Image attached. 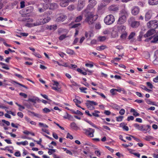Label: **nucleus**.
<instances>
[{"instance_id":"obj_1","label":"nucleus","mask_w":158,"mask_h":158,"mask_svg":"<svg viewBox=\"0 0 158 158\" xmlns=\"http://www.w3.org/2000/svg\"><path fill=\"white\" fill-rule=\"evenodd\" d=\"M83 12L85 13L84 15L85 18V21L89 25L93 23L98 18L97 15H95L93 12L89 11L87 8L83 11Z\"/></svg>"},{"instance_id":"obj_2","label":"nucleus","mask_w":158,"mask_h":158,"mask_svg":"<svg viewBox=\"0 0 158 158\" xmlns=\"http://www.w3.org/2000/svg\"><path fill=\"white\" fill-rule=\"evenodd\" d=\"M128 15L127 11L123 10L121 12L119 19L118 21V24H121L124 23L126 21V16Z\"/></svg>"},{"instance_id":"obj_3","label":"nucleus","mask_w":158,"mask_h":158,"mask_svg":"<svg viewBox=\"0 0 158 158\" xmlns=\"http://www.w3.org/2000/svg\"><path fill=\"white\" fill-rule=\"evenodd\" d=\"M51 20L50 17L47 16L45 18H42L38 19L36 22L33 23L34 26H37L41 25L44 24L48 23Z\"/></svg>"},{"instance_id":"obj_4","label":"nucleus","mask_w":158,"mask_h":158,"mask_svg":"<svg viewBox=\"0 0 158 158\" xmlns=\"http://www.w3.org/2000/svg\"><path fill=\"white\" fill-rule=\"evenodd\" d=\"M114 20V17L112 15H109L106 16L104 19V22L107 25H110L112 24Z\"/></svg>"},{"instance_id":"obj_5","label":"nucleus","mask_w":158,"mask_h":158,"mask_svg":"<svg viewBox=\"0 0 158 158\" xmlns=\"http://www.w3.org/2000/svg\"><path fill=\"white\" fill-rule=\"evenodd\" d=\"M37 7L38 11L40 13H42L47 10L49 6L47 4L41 3L37 5Z\"/></svg>"},{"instance_id":"obj_6","label":"nucleus","mask_w":158,"mask_h":158,"mask_svg":"<svg viewBox=\"0 0 158 158\" xmlns=\"http://www.w3.org/2000/svg\"><path fill=\"white\" fill-rule=\"evenodd\" d=\"M147 25L149 28L155 30L158 27V21H150L147 23Z\"/></svg>"},{"instance_id":"obj_7","label":"nucleus","mask_w":158,"mask_h":158,"mask_svg":"<svg viewBox=\"0 0 158 158\" xmlns=\"http://www.w3.org/2000/svg\"><path fill=\"white\" fill-rule=\"evenodd\" d=\"M98 103L94 101L87 100L85 105L88 109L90 110H93L95 109L94 106H97Z\"/></svg>"},{"instance_id":"obj_8","label":"nucleus","mask_w":158,"mask_h":158,"mask_svg":"<svg viewBox=\"0 0 158 158\" xmlns=\"http://www.w3.org/2000/svg\"><path fill=\"white\" fill-rule=\"evenodd\" d=\"M130 26L133 28L137 27L139 25L140 23L139 21H135L133 18H131L128 21Z\"/></svg>"},{"instance_id":"obj_9","label":"nucleus","mask_w":158,"mask_h":158,"mask_svg":"<svg viewBox=\"0 0 158 158\" xmlns=\"http://www.w3.org/2000/svg\"><path fill=\"white\" fill-rule=\"evenodd\" d=\"M85 134L89 137H93L94 136V133L95 130L92 128H88L84 130Z\"/></svg>"},{"instance_id":"obj_10","label":"nucleus","mask_w":158,"mask_h":158,"mask_svg":"<svg viewBox=\"0 0 158 158\" xmlns=\"http://www.w3.org/2000/svg\"><path fill=\"white\" fill-rule=\"evenodd\" d=\"M85 0H79L77 7L78 11H80L85 6Z\"/></svg>"},{"instance_id":"obj_11","label":"nucleus","mask_w":158,"mask_h":158,"mask_svg":"<svg viewBox=\"0 0 158 158\" xmlns=\"http://www.w3.org/2000/svg\"><path fill=\"white\" fill-rule=\"evenodd\" d=\"M53 82V85H55L56 86H52V89L56 91H58L60 88V87L59 86V84L58 82L55 81H52Z\"/></svg>"},{"instance_id":"obj_12","label":"nucleus","mask_w":158,"mask_h":158,"mask_svg":"<svg viewBox=\"0 0 158 158\" xmlns=\"http://www.w3.org/2000/svg\"><path fill=\"white\" fill-rule=\"evenodd\" d=\"M151 126L148 125H141V131L146 132L148 131H149L150 129Z\"/></svg>"},{"instance_id":"obj_13","label":"nucleus","mask_w":158,"mask_h":158,"mask_svg":"<svg viewBox=\"0 0 158 158\" xmlns=\"http://www.w3.org/2000/svg\"><path fill=\"white\" fill-rule=\"evenodd\" d=\"M67 18V16L63 14H61L56 19V21L57 22H63Z\"/></svg>"},{"instance_id":"obj_14","label":"nucleus","mask_w":158,"mask_h":158,"mask_svg":"<svg viewBox=\"0 0 158 158\" xmlns=\"http://www.w3.org/2000/svg\"><path fill=\"white\" fill-rule=\"evenodd\" d=\"M139 11V9L137 6H134L131 9V13L134 15H137Z\"/></svg>"},{"instance_id":"obj_15","label":"nucleus","mask_w":158,"mask_h":158,"mask_svg":"<svg viewBox=\"0 0 158 158\" xmlns=\"http://www.w3.org/2000/svg\"><path fill=\"white\" fill-rule=\"evenodd\" d=\"M70 2V0H61L60 5L61 7H65L69 5Z\"/></svg>"},{"instance_id":"obj_16","label":"nucleus","mask_w":158,"mask_h":158,"mask_svg":"<svg viewBox=\"0 0 158 158\" xmlns=\"http://www.w3.org/2000/svg\"><path fill=\"white\" fill-rule=\"evenodd\" d=\"M152 10H148L145 14V19L146 21H148L149 20L152 16Z\"/></svg>"},{"instance_id":"obj_17","label":"nucleus","mask_w":158,"mask_h":158,"mask_svg":"<svg viewBox=\"0 0 158 158\" xmlns=\"http://www.w3.org/2000/svg\"><path fill=\"white\" fill-rule=\"evenodd\" d=\"M33 8L31 6H28L24 10V14L25 15L31 13L33 10Z\"/></svg>"},{"instance_id":"obj_18","label":"nucleus","mask_w":158,"mask_h":158,"mask_svg":"<svg viewBox=\"0 0 158 158\" xmlns=\"http://www.w3.org/2000/svg\"><path fill=\"white\" fill-rule=\"evenodd\" d=\"M155 32V30L151 29L150 30L148 31L147 33L144 35V37L145 38L149 37L153 35Z\"/></svg>"},{"instance_id":"obj_19","label":"nucleus","mask_w":158,"mask_h":158,"mask_svg":"<svg viewBox=\"0 0 158 158\" xmlns=\"http://www.w3.org/2000/svg\"><path fill=\"white\" fill-rule=\"evenodd\" d=\"M126 28V27L123 25L118 26L117 29L118 33L122 34V33L125 32Z\"/></svg>"},{"instance_id":"obj_20","label":"nucleus","mask_w":158,"mask_h":158,"mask_svg":"<svg viewBox=\"0 0 158 158\" xmlns=\"http://www.w3.org/2000/svg\"><path fill=\"white\" fill-rule=\"evenodd\" d=\"M109 9L110 11H116L118 10V7L115 5H113L110 6Z\"/></svg>"},{"instance_id":"obj_21","label":"nucleus","mask_w":158,"mask_h":158,"mask_svg":"<svg viewBox=\"0 0 158 158\" xmlns=\"http://www.w3.org/2000/svg\"><path fill=\"white\" fill-rule=\"evenodd\" d=\"M153 38V40L151 41V43H156L158 41V35L148 38L150 40Z\"/></svg>"},{"instance_id":"obj_22","label":"nucleus","mask_w":158,"mask_h":158,"mask_svg":"<svg viewBox=\"0 0 158 158\" xmlns=\"http://www.w3.org/2000/svg\"><path fill=\"white\" fill-rule=\"evenodd\" d=\"M58 5L56 3H53L50 4L49 9L50 10H54L58 8Z\"/></svg>"},{"instance_id":"obj_23","label":"nucleus","mask_w":158,"mask_h":158,"mask_svg":"<svg viewBox=\"0 0 158 158\" xmlns=\"http://www.w3.org/2000/svg\"><path fill=\"white\" fill-rule=\"evenodd\" d=\"M148 3L150 5H156L158 4V0H149Z\"/></svg>"},{"instance_id":"obj_24","label":"nucleus","mask_w":158,"mask_h":158,"mask_svg":"<svg viewBox=\"0 0 158 158\" xmlns=\"http://www.w3.org/2000/svg\"><path fill=\"white\" fill-rule=\"evenodd\" d=\"M100 113V112L97 110H95L94 112L92 113V114H91L92 116L95 117H99V115L98 114Z\"/></svg>"},{"instance_id":"obj_25","label":"nucleus","mask_w":158,"mask_h":158,"mask_svg":"<svg viewBox=\"0 0 158 158\" xmlns=\"http://www.w3.org/2000/svg\"><path fill=\"white\" fill-rule=\"evenodd\" d=\"M64 118L68 119L70 120H72L73 119V117L68 113H66V115L64 116Z\"/></svg>"},{"instance_id":"obj_26","label":"nucleus","mask_w":158,"mask_h":158,"mask_svg":"<svg viewBox=\"0 0 158 158\" xmlns=\"http://www.w3.org/2000/svg\"><path fill=\"white\" fill-rule=\"evenodd\" d=\"M115 91L119 93H121L123 94H126V92L123 88H119L118 89H116Z\"/></svg>"},{"instance_id":"obj_27","label":"nucleus","mask_w":158,"mask_h":158,"mask_svg":"<svg viewBox=\"0 0 158 158\" xmlns=\"http://www.w3.org/2000/svg\"><path fill=\"white\" fill-rule=\"evenodd\" d=\"M16 143L17 145H20L21 144H22L23 145H28V141L27 140L21 142H17Z\"/></svg>"},{"instance_id":"obj_28","label":"nucleus","mask_w":158,"mask_h":158,"mask_svg":"<svg viewBox=\"0 0 158 158\" xmlns=\"http://www.w3.org/2000/svg\"><path fill=\"white\" fill-rule=\"evenodd\" d=\"M130 112H133V115L135 117L139 116V114L134 109H131Z\"/></svg>"},{"instance_id":"obj_29","label":"nucleus","mask_w":158,"mask_h":158,"mask_svg":"<svg viewBox=\"0 0 158 158\" xmlns=\"http://www.w3.org/2000/svg\"><path fill=\"white\" fill-rule=\"evenodd\" d=\"M82 19L83 15H80L76 18L75 21L76 23L79 22L82 20Z\"/></svg>"},{"instance_id":"obj_30","label":"nucleus","mask_w":158,"mask_h":158,"mask_svg":"<svg viewBox=\"0 0 158 158\" xmlns=\"http://www.w3.org/2000/svg\"><path fill=\"white\" fill-rule=\"evenodd\" d=\"M66 52L67 54L71 55H73L74 53L73 51L69 48H67L66 50Z\"/></svg>"},{"instance_id":"obj_31","label":"nucleus","mask_w":158,"mask_h":158,"mask_svg":"<svg viewBox=\"0 0 158 158\" xmlns=\"http://www.w3.org/2000/svg\"><path fill=\"white\" fill-rule=\"evenodd\" d=\"M133 126L136 129L139 130L141 131V125H140L138 123H135L133 124Z\"/></svg>"},{"instance_id":"obj_32","label":"nucleus","mask_w":158,"mask_h":158,"mask_svg":"<svg viewBox=\"0 0 158 158\" xmlns=\"http://www.w3.org/2000/svg\"><path fill=\"white\" fill-rule=\"evenodd\" d=\"M154 138L153 137L148 135V136H146L145 137L143 138V139L147 141H150L152 140Z\"/></svg>"},{"instance_id":"obj_33","label":"nucleus","mask_w":158,"mask_h":158,"mask_svg":"<svg viewBox=\"0 0 158 158\" xmlns=\"http://www.w3.org/2000/svg\"><path fill=\"white\" fill-rule=\"evenodd\" d=\"M145 100L147 104L150 105L157 106V105L155 104V102H154L151 101V100L149 99H146Z\"/></svg>"},{"instance_id":"obj_34","label":"nucleus","mask_w":158,"mask_h":158,"mask_svg":"<svg viewBox=\"0 0 158 158\" xmlns=\"http://www.w3.org/2000/svg\"><path fill=\"white\" fill-rule=\"evenodd\" d=\"M38 98H29L28 99V101H30L32 102L35 103L37 100H38Z\"/></svg>"},{"instance_id":"obj_35","label":"nucleus","mask_w":158,"mask_h":158,"mask_svg":"<svg viewBox=\"0 0 158 158\" xmlns=\"http://www.w3.org/2000/svg\"><path fill=\"white\" fill-rule=\"evenodd\" d=\"M15 104L19 107V111H22L23 110L25 109V107L19 104L17 102H15Z\"/></svg>"},{"instance_id":"obj_36","label":"nucleus","mask_w":158,"mask_h":158,"mask_svg":"<svg viewBox=\"0 0 158 158\" xmlns=\"http://www.w3.org/2000/svg\"><path fill=\"white\" fill-rule=\"evenodd\" d=\"M106 48V47L105 45H102L99 46L97 48V49L98 51L103 50Z\"/></svg>"},{"instance_id":"obj_37","label":"nucleus","mask_w":158,"mask_h":158,"mask_svg":"<svg viewBox=\"0 0 158 158\" xmlns=\"http://www.w3.org/2000/svg\"><path fill=\"white\" fill-rule=\"evenodd\" d=\"M12 83L14 82V83L17 84V85H19L21 86L26 89H27V87L25 85H23V84L16 81H14V80H12Z\"/></svg>"},{"instance_id":"obj_38","label":"nucleus","mask_w":158,"mask_h":158,"mask_svg":"<svg viewBox=\"0 0 158 158\" xmlns=\"http://www.w3.org/2000/svg\"><path fill=\"white\" fill-rule=\"evenodd\" d=\"M79 89L80 90L81 92L85 94H86L87 93V92L85 91L87 89V88H86L81 87L79 88Z\"/></svg>"},{"instance_id":"obj_39","label":"nucleus","mask_w":158,"mask_h":158,"mask_svg":"<svg viewBox=\"0 0 158 158\" xmlns=\"http://www.w3.org/2000/svg\"><path fill=\"white\" fill-rule=\"evenodd\" d=\"M140 87L142 88V89L145 90V91H148V92H150L151 91V90L148 88H147L145 86L143 85H140Z\"/></svg>"},{"instance_id":"obj_40","label":"nucleus","mask_w":158,"mask_h":158,"mask_svg":"<svg viewBox=\"0 0 158 158\" xmlns=\"http://www.w3.org/2000/svg\"><path fill=\"white\" fill-rule=\"evenodd\" d=\"M50 30H55L57 29V26L56 25H50L48 27Z\"/></svg>"},{"instance_id":"obj_41","label":"nucleus","mask_w":158,"mask_h":158,"mask_svg":"<svg viewBox=\"0 0 158 158\" xmlns=\"http://www.w3.org/2000/svg\"><path fill=\"white\" fill-rule=\"evenodd\" d=\"M123 117L122 116H119L116 117V121L117 122H121L123 120Z\"/></svg>"},{"instance_id":"obj_42","label":"nucleus","mask_w":158,"mask_h":158,"mask_svg":"<svg viewBox=\"0 0 158 158\" xmlns=\"http://www.w3.org/2000/svg\"><path fill=\"white\" fill-rule=\"evenodd\" d=\"M70 126L73 129H75L77 127L76 123L74 122L71 123L70 124Z\"/></svg>"},{"instance_id":"obj_43","label":"nucleus","mask_w":158,"mask_h":158,"mask_svg":"<svg viewBox=\"0 0 158 158\" xmlns=\"http://www.w3.org/2000/svg\"><path fill=\"white\" fill-rule=\"evenodd\" d=\"M75 99H74L73 100L74 102L75 103V104L76 105V104H81V102L80 101L78 100L76 98V97H78L75 96Z\"/></svg>"},{"instance_id":"obj_44","label":"nucleus","mask_w":158,"mask_h":158,"mask_svg":"<svg viewBox=\"0 0 158 158\" xmlns=\"http://www.w3.org/2000/svg\"><path fill=\"white\" fill-rule=\"evenodd\" d=\"M135 33L134 32H131L128 36V39L130 40L132 39L135 35Z\"/></svg>"},{"instance_id":"obj_45","label":"nucleus","mask_w":158,"mask_h":158,"mask_svg":"<svg viewBox=\"0 0 158 158\" xmlns=\"http://www.w3.org/2000/svg\"><path fill=\"white\" fill-rule=\"evenodd\" d=\"M127 33L126 31L122 33V35L120 36V38L121 39L125 38L127 36Z\"/></svg>"},{"instance_id":"obj_46","label":"nucleus","mask_w":158,"mask_h":158,"mask_svg":"<svg viewBox=\"0 0 158 158\" xmlns=\"http://www.w3.org/2000/svg\"><path fill=\"white\" fill-rule=\"evenodd\" d=\"M43 110L44 113H47L51 112V110L46 107L44 108Z\"/></svg>"},{"instance_id":"obj_47","label":"nucleus","mask_w":158,"mask_h":158,"mask_svg":"<svg viewBox=\"0 0 158 158\" xmlns=\"http://www.w3.org/2000/svg\"><path fill=\"white\" fill-rule=\"evenodd\" d=\"M34 116H35L38 118H40L41 117V115L38 114H36L34 112L30 111V112Z\"/></svg>"},{"instance_id":"obj_48","label":"nucleus","mask_w":158,"mask_h":158,"mask_svg":"<svg viewBox=\"0 0 158 158\" xmlns=\"http://www.w3.org/2000/svg\"><path fill=\"white\" fill-rule=\"evenodd\" d=\"M75 8V7L74 5H70L67 8L70 11H72Z\"/></svg>"},{"instance_id":"obj_49","label":"nucleus","mask_w":158,"mask_h":158,"mask_svg":"<svg viewBox=\"0 0 158 158\" xmlns=\"http://www.w3.org/2000/svg\"><path fill=\"white\" fill-rule=\"evenodd\" d=\"M115 89H112L110 90V93L112 94L113 95H116V93H115V92L116 91H115Z\"/></svg>"},{"instance_id":"obj_50","label":"nucleus","mask_w":158,"mask_h":158,"mask_svg":"<svg viewBox=\"0 0 158 158\" xmlns=\"http://www.w3.org/2000/svg\"><path fill=\"white\" fill-rule=\"evenodd\" d=\"M6 134L10 135L11 137L13 138H15L16 136V135L13 134L11 132H9L7 131L6 132Z\"/></svg>"},{"instance_id":"obj_51","label":"nucleus","mask_w":158,"mask_h":158,"mask_svg":"<svg viewBox=\"0 0 158 158\" xmlns=\"http://www.w3.org/2000/svg\"><path fill=\"white\" fill-rule=\"evenodd\" d=\"M81 24L80 23H76L73 25L71 27V28H76L81 25Z\"/></svg>"},{"instance_id":"obj_52","label":"nucleus","mask_w":158,"mask_h":158,"mask_svg":"<svg viewBox=\"0 0 158 158\" xmlns=\"http://www.w3.org/2000/svg\"><path fill=\"white\" fill-rule=\"evenodd\" d=\"M146 84L150 88L152 89L153 88V85L151 82H147Z\"/></svg>"},{"instance_id":"obj_53","label":"nucleus","mask_w":158,"mask_h":158,"mask_svg":"<svg viewBox=\"0 0 158 158\" xmlns=\"http://www.w3.org/2000/svg\"><path fill=\"white\" fill-rule=\"evenodd\" d=\"M95 92L98 95L101 96L103 98H105L106 97L102 93H101L97 91H95Z\"/></svg>"},{"instance_id":"obj_54","label":"nucleus","mask_w":158,"mask_h":158,"mask_svg":"<svg viewBox=\"0 0 158 158\" xmlns=\"http://www.w3.org/2000/svg\"><path fill=\"white\" fill-rule=\"evenodd\" d=\"M66 138L68 139H73V136L71 135L69 133H67Z\"/></svg>"},{"instance_id":"obj_55","label":"nucleus","mask_w":158,"mask_h":158,"mask_svg":"<svg viewBox=\"0 0 158 158\" xmlns=\"http://www.w3.org/2000/svg\"><path fill=\"white\" fill-rule=\"evenodd\" d=\"M98 39L100 41H103L106 39V37L105 36H101L99 37Z\"/></svg>"},{"instance_id":"obj_56","label":"nucleus","mask_w":158,"mask_h":158,"mask_svg":"<svg viewBox=\"0 0 158 158\" xmlns=\"http://www.w3.org/2000/svg\"><path fill=\"white\" fill-rule=\"evenodd\" d=\"M125 112V110L123 109H121L119 111V114L121 115H123Z\"/></svg>"},{"instance_id":"obj_57","label":"nucleus","mask_w":158,"mask_h":158,"mask_svg":"<svg viewBox=\"0 0 158 158\" xmlns=\"http://www.w3.org/2000/svg\"><path fill=\"white\" fill-rule=\"evenodd\" d=\"M87 122L88 123H89L90 125L92 126L93 127L95 128H97L96 126L94 123L91 122V121H87Z\"/></svg>"},{"instance_id":"obj_58","label":"nucleus","mask_w":158,"mask_h":158,"mask_svg":"<svg viewBox=\"0 0 158 158\" xmlns=\"http://www.w3.org/2000/svg\"><path fill=\"white\" fill-rule=\"evenodd\" d=\"M19 95L25 98H26L27 97V95L23 93H20Z\"/></svg>"},{"instance_id":"obj_59","label":"nucleus","mask_w":158,"mask_h":158,"mask_svg":"<svg viewBox=\"0 0 158 158\" xmlns=\"http://www.w3.org/2000/svg\"><path fill=\"white\" fill-rule=\"evenodd\" d=\"M134 118L132 116H128L127 119L128 121H130V120H133L134 119Z\"/></svg>"},{"instance_id":"obj_60","label":"nucleus","mask_w":158,"mask_h":158,"mask_svg":"<svg viewBox=\"0 0 158 158\" xmlns=\"http://www.w3.org/2000/svg\"><path fill=\"white\" fill-rule=\"evenodd\" d=\"M14 155L16 157H20L21 156V154L19 151H18L15 152Z\"/></svg>"},{"instance_id":"obj_61","label":"nucleus","mask_w":158,"mask_h":158,"mask_svg":"<svg viewBox=\"0 0 158 158\" xmlns=\"http://www.w3.org/2000/svg\"><path fill=\"white\" fill-rule=\"evenodd\" d=\"M130 135V136H131V137H132L133 139H134V140H135L136 142H140V140L139 139L135 137L134 136L131 135Z\"/></svg>"},{"instance_id":"obj_62","label":"nucleus","mask_w":158,"mask_h":158,"mask_svg":"<svg viewBox=\"0 0 158 158\" xmlns=\"http://www.w3.org/2000/svg\"><path fill=\"white\" fill-rule=\"evenodd\" d=\"M2 122L5 123L7 126H9L10 125V123L8 121H6L5 120L2 119Z\"/></svg>"},{"instance_id":"obj_63","label":"nucleus","mask_w":158,"mask_h":158,"mask_svg":"<svg viewBox=\"0 0 158 158\" xmlns=\"http://www.w3.org/2000/svg\"><path fill=\"white\" fill-rule=\"evenodd\" d=\"M90 3L92 4V7H94L97 4V2L95 0H93L92 2H90Z\"/></svg>"},{"instance_id":"obj_64","label":"nucleus","mask_w":158,"mask_h":158,"mask_svg":"<svg viewBox=\"0 0 158 158\" xmlns=\"http://www.w3.org/2000/svg\"><path fill=\"white\" fill-rule=\"evenodd\" d=\"M20 8H23L25 7V2L23 1H21L20 3Z\"/></svg>"}]
</instances>
